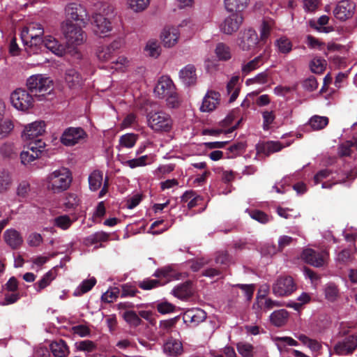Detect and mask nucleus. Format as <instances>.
I'll return each instance as SVG.
<instances>
[{"label": "nucleus", "instance_id": "obj_3", "mask_svg": "<svg viewBox=\"0 0 357 357\" xmlns=\"http://www.w3.org/2000/svg\"><path fill=\"white\" fill-rule=\"evenodd\" d=\"M29 91L38 96L49 94L53 90V82L45 75L36 74L30 76L26 82Z\"/></svg>", "mask_w": 357, "mask_h": 357}, {"label": "nucleus", "instance_id": "obj_61", "mask_svg": "<svg viewBox=\"0 0 357 357\" xmlns=\"http://www.w3.org/2000/svg\"><path fill=\"white\" fill-rule=\"evenodd\" d=\"M76 347L78 350L87 352H92L96 349V344L88 340L77 342Z\"/></svg>", "mask_w": 357, "mask_h": 357}, {"label": "nucleus", "instance_id": "obj_25", "mask_svg": "<svg viewBox=\"0 0 357 357\" xmlns=\"http://www.w3.org/2000/svg\"><path fill=\"white\" fill-rule=\"evenodd\" d=\"M65 82L70 89H78L83 82L80 74L74 68L66 70L65 73Z\"/></svg>", "mask_w": 357, "mask_h": 357}, {"label": "nucleus", "instance_id": "obj_52", "mask_svg": "<svg viewBox=\"0 0 357 357\" xmlns=\"http://www.w3.org/2000/svg\"><path fill=\"white\" fill-rule=\"evenodd\" d=\"M329 17L327 15H321L317 20V25L314 26V29L319 32L322 33H330L333 31L332 26H325L328 23Z\"/></svg>", "mask_w": 357, "mask_h": 357}, {"label": "nucleus", "instance_id": "obj_55", "mask_svg": "<svg viewBox=\"0 0 357 357\" xmlns=\"http://www.w3.org/2000/svg\"><path fill=\"white\" fill-rule=\"evenodd\" d=\"M53 279L52 273L51 271H48L43 275L41 280L34 284L36 290L38 292H40L42 289L47 287Z\"/></svg>", "mask_w": 357, "mask_h": 357}, {"label": "nucleus", "instance_id": "obj_46", "mask_svg": "<svg viewBox=\"0 0 357 357\" xmlns=\"http://www.w3.org/2000/svg\"><path fill=\"white\" fill-rule=\"evenodd\" d=\"M326 65L327 62L324 59L316 56L311 61L310 66L314 73L320 74L326 69Z\"/></svg>", "mask_w": 357, "mask_h": 357}, {"label": "nucleus", "instance_id": "obj_40", "mask_svg": "<svg viewBox=\"0 0 357 357\" xmlns=\"http://www.w3.org/2000/svg\"><path fill=\"white\" fill-rule=\"evenodd\" d=\"M109 234L105 231L96 232L84 239L86 245L90 246L95 243L105 242L108 241Z\"/></svg>", "mask_w": 357, "mask_h": 357}, {"label": "nucleus", "instance_id": "obj_33", "mask_svg": "<svg viewBox=\"0 0 357 357\" xmlns=\"http://www.w3.org/2000/svg\"><path fill=\"white\" fill-rule=\"evenodd\" d=\"M13 183L11 172L6 169H0V193L6 192Z\"/></svg>", "mask_w": 357, "mask_h": 357}, {"label": "nucleus", "instance_id": "obj_12", "mask_svg": "<svg viewBox=\"0 0 357 357\" xmlns=\"http://www.w3.org/2000/svg\"><path fill=\"white\" fill-rule=\"evenodd\" d=\"M67 20L70 19L74 21H79L84 25H86L89 21V16L86 9L84 6L77 3H70L68 4L65 9Z\"/></svg>", "mask_w": 357, "mask_h": 357}, {"label": "nucleus", "instance_id": "obj_47", "mask_svg": "<svg viewBox=\"0 0 357 357\" xmlns=\"http://www.w3.org/2000/svg\"><path fill=\"white\" fill-rule=\"evenodd\" d=\"M238 352L242 357H253L254 356V347L247 342H238L236 344Z\"/></svg>", "mask_w": 357, "mask_h": 357}, {"label": "nucleus", "instance_id": "obj_11", "mask_svg": "<svg viewBox=\"0 0 357 357\" xmlns=\"http://www.w3.org/2000/svg\"><path fill=\"white\" fill-rule=\"evenodd\" d=\"M296 289L294 280L290 276L280 277L273 285V293L277 296H287Z\"/></svg>", "mask_w": 357, "mask_h": 357}, {"label": "nucleus", "instance_id": "obj_38", "mask_svg": "<svg viewBox=\"0 0 357 357\" xmlns=\"http://www.w3.org/2000/svg\"><path fill=\"white\" fill-rule=\"evenodd\" d=\"M288 315L289 314L285 310H276L271 314L270 321L275 326L280 327L286 323Z\"/></svg>", "mask_w": 357, "mask_h": 357}, {"label": "nucleus", "instance_id": "obj_2", "mask_svg": "<svg viewBox=\"0 0 357 357\" xmlns=\"http://www.w3.org/2000/svg\"><path fill=\"white\" fill-rule=\"evenodd\" d=\"M146 121L155 132H169L174 125L172 116L163 111L150 112L146 115Z\"/></svg>", "mask_w": 357, "mask_h": 357}, {"label": "nucleus", "instance_id": "obj_41", "mask_svg": "<svg viewBox=\"0 0 357 357\" xmlns=\"http://www.w3.org/2000/svg\"><path fill=\"white\" fill-rule=\"evenodd\" d=\"M308 123L313 130H319L324 129L328 124V118L314 115L310 119Z\"/></svg>", "mask_w": 357, "mask_h": 357}, {"label": "nucleus", "instance_id": "obj_64", "mask_svg": "<svg viewBox=\"0 0 357 357\" xmlns=\"http://www.w3.org/2000/svg\"><path fill=\"white\" fill-rule=\"evenodd\" d=\"M30 191V185L27 181H22L20 183L17 188V195L22 199H25L28 197Z\"/></svg>", "mask_w": 357, "mask_h": 357}, {"label": "nucleus", "instance_id": "obj_4", "mask_svg": "<svg viewBox=\"0 0 357 357\" xmlns=\"http://www.w3.org/2000/svg\"><path fill=\"white\" fill-rule=\"evenodd\" d=\"M62 29L68 46L75 47L85 43L86 34L80 26L71 21L66 20L63 24Z\"/></svg>", "mask_w": 357, "mask_h": 357}, {"label": "nucleus", "instance_id": "obj_8", "mask_svg": "<svg viewBox=\"0 0 357 357\" xmlns=\"http://www.w3.org/2000/svg\"><path fill=\"white\" fill-rule=\"evenodd\" d=\"M93 32L99 37H105L112 30V24L109 19L100 13L92 15L91 21Z\"/></svg>", "mask_w": 357, "mask_h": 357}, {"label": "nucleus", "instance_id": "obj_62", "mask_svg": "<svg viewBox=\"0 0 357 357\" xmlns=\"http://www.w3.org/2000/svg\"><path fill=\"white\" fill-rule=\"evenodd\" d=\"M296 241V238H292L291 236L282 235L278 238V250L282 251L286 247L289 246Z\"/></svg>", "mask_w": 357, "mask_h": 357}, {"label": "nucleus", "instance_id": "obj_7", "mask_svg": "<svg viewBox=\"0 0 357 357\" xmlns=\"http://www.w3.org/2000/svg\"><path fill=\"white\" fill-rule=\"evenodd\" d=\"M259 43V37L255 30L244 29L241 31L237 38V45L243 51H249Z\"/></svg>", "mask_w": 357, "mask_h": 357}, {"label": "nucleus", "instance_id": "obj_18", "mask_svg": "<svg viewBox=\"0 0 357 357\" xmlns=\"http://www.w3.org/2000/svg\"><path fill=\"white\" fill-rule=\"evenodd\" d=\"M179 36L178 29L174 26H165L160 33V39L164 47L169 48L178 43Z\"/></svg>", "mask_w": 357, "mask_h": 357}, {"label": "nucleus", "instance_id": "obj_63", "mask_svg": "<svg viewBox=\"0 0 357 357\" xmlns=\"http://www.w3.org/2000/svg\"><path fill=\"white\" fill-rule=\"evenodd\" d=\"M14 125L10 119H5L0 123V137H3L8 135L13 129Z\"/></svg>", "mask_w": 357, "mask_h": 357}, {"label": "nucleus", "instance_id": "obj_45", "mask_svg": "<svg viewBox=\"0 0 357 357\" xmlns=\"http://www.w3.org/2000/svg\"><path fill=\"white\" fill-rule=\"evenodd\" d=\"M114 53L107 45H102L97 49L96 56L99 61L107 62L112 60Z\"/></svg>", "mask_w": 357, "mask_h": 357}, {"label": "nucleus", "instance_id": "obj_17", "mask_svg": "<svg viewBox=\"0 0 357 357\" xmlns=\"http://www.w3.org/2000/svg\"><path fill=\"white\" fill-rule=\"evenodd\" d=\"M174 90L175 86L172 80L168 76H162L154 88V93L159 98H165Z\"/></svg>", "mask_w": 357, "mask_h": 357}, {"label": "nucleus", "instance_id": "obj_36", "mask_svg": "<svg viewBox=\"0 0 357 357\" xmlns=\"http://www.w3.org/2000/svg\"><path fill=\"white\" fill-rule=\"evenodd\" d=\"M172 292L174 296L182 300L189 298L192 294L191 285L188 282L176 287Z\"/></svg>", "mask_w": 357, "mask_h": 357}, {"label": "nucleus", "instance_id": "obj_26", "mask_svg": "<svg viewBox=\"0 0 357 357\" xmlns=\"http://www.w3.org/2000/svg\"><path fill=\"white\" fill-rule=\"evenodd\" d=\"M250 0H224L226 10L229 13H241L247 8Z\"/></svg>", "mask_w": 357, "mask_h": 357}, {"label": "nucleus", "instance_id": "obj_34", "mask_svg": "<svg viewBox=\"0 0 357 357\" xmlns=\"http://www.w3.org/2000/svg\"><path fill=\"white\" fill-rule=\"evenodd\" d=\"M275 26V22L273 20H264L259 27L260 40L266 42L271 35V30Z\"/></svg>", "mask_w": 357, "mask_h": 357}, {"label": "nucleus", "instance_id": "obj_58", "mask_svg": "<svg viewBox=\"0 0 357 357\" xmlns=\"http://www.w3.org/2000/svg\"><path fill=\"white\" fill-rule=\"evenodd\" d=\"M270 75L268 70H266L261 73L256 75L253 78L248 79L246 83H256L259 84H264L268 82V77Z\"/></svg>", "mask_w": 357, "mask_h": 357}, {"label": "nucleus", "instance_id": "obj_22", "mask_svg": "<svg viewBox=\"0 0 357 357\" xmlns=\"http://www.w3.org/2000/svg\"><path fill=\"white\" fill-rule=\"evenodd\" d=\"M206 318V313L199 309L194 308L186 311L183 315V320L185 323L192 324L197 326L199 323L204 321Z\"/></svg>", "mask_w": 357, "mask_h": 357}, {"label": "nucleus", "instance_id": "obj_6", "mask_svg": "<svg viewBox=\"0 0 357 357\" xmlns=\"http://www.w3.org/2000/svg\"><path fill=\"white\" fill-rule=\"evenodd\" d=\"M10 102L16 109L26 112L33 107L34 98L27 90L19 88L11 93Z\"/></svg>", "mask_w": 357, "mask_h": 357}, {"label": "nucleus", "instance_id": "obj_13", "mask_svg": "<svg viewBox=\"0 0 357 357\" xmlns=\"http://www.w3.org/2000/svg\"><path fill=\"white\" fill-rule=\"evenodd\" d=\"M86 136V134L82 128L70 127L63 132L61 142L65 146H71L80 142Z\"/></svg>", "mask_w": 357, "mask_h": 357}, {"label": "nucleus", "instance_id": "obj_9", "mask_svg": "<svg viewBox=\"0 0 357 357\" xmlns=\"http://www.w3.org/2000/svg\"><path fill=\"white\" fill-rule=\"evenodd\" d=\"M244 20V16L241 13H231L223 22L220 24V31L227 35H231L236 32L242 25Z\"/></svg>", "mask_w": 357, "mask_h": 357}, {"label": "nucleus", "instance_id": "obj_53", "mask_svg": "<svg viewBox=\"0 0 357 357\" xmlns=\"http://www.w3.org/2000/svg\"><path fill=\"white\" fill-rule=\"evenodd\" d=\"M120 294V289L116 287H110L106 292H105L101 299L105 303H112L114 301Z\"/></svg>", "mask_w": 357, "mask_h": 357}, {"label": "nucleus", "instance_id": "obj_56", "mask_svg": "<svg viewBox=\"0 0 357 357\" xmlns=\"http://www.w3.org/2000/svg\"><path fill=\"white\" fill-rule=\"evenodd\" d=\"M284 146L280 142H268L263 146L264 151L266 155H269L283 149Z\"/></svg>", "mask_w": 357, "mask_h": 357}, {"label": "nucleus", "instance_id": "obj_54", "mask_svg": "<svg viewBox=\"0 0 357 357\" xmlns=\"http://www.w3.org/2000/svg\"><path fill=\"white\" fill-rule=\"evenodd\" d=\"M124 320L130 326H137L141 324V319L137 313L132 310L126 311L123 314Z\"/></svg>", "mask_w": 357, "mask_h": 357}, {"label": "nucleus", "instance_id": "obj_48", "mask_svg": "<svg viewBox=\"0 0 357 357\" xmlns=\"http://www.w3.org/2000/svg\"><path fill=\"white\" fill-rule=\"evenodd\" d=\"M74 220H71L68 215H63L54 218V225L61 229L66 230L71 226Z\"/></svg>", "mask_w": 357, "mask_h": 357}, {"label": "nucleus", "instance_id": "obj_44", "mask_svg": "<svg viewBox=\"0 0 357 357\" xmlns=\"http://www.w3.org/2000/svg\"><path fill=\"white\" fill-rule=\"evenodd\" d=\"M96 280L95 278H91L89 279L82 281V282L77 287L73 294L75 296H79L89 291H90L96 284Z\"/></svg>", "mask_w": 357, "mask_h": 357}, {"label": "nucleus", "instance_id": "obj_59", "mask_svg": "<svg viewBox=\"0 0 357 357\" xmlns=\"http://www.w3.org/2000/svg\"><path fill=\"white\" fill-rule=\"evenodd\" d=\"M250 216L256 221L261 223L266 224L270 221L269 217L263 211L258 210L253 211H248Z\"/></svg>", "mask_w": 357, "mask_h": 357}, {"label": "nucleus", "instance_id": "obj_29", "mask_svg": "<svg viewBox=\"0 0 357 357\" xmlns=\"http://www.w3.org/2000/svg\"><path fill=\"white\" fill-rule=\"evenodd\" d=\"M151 158L147 155H142L141 157L133 158L131 160H121V163L123 166L128 167L131 169H134L139 167H144L151 164Z\"/></svg>", "mask_w": 357, "mask_h": 357}, {"label": "nucleus", "instance_id": "obj_15", "mask_svg": "<svg viewBox=\"0 0 357 357\" xmlns=\"http://www.w3.org/2000/svg\"><path fill=\"white\" fill-rule=\"evenodd\" d=\"M357 348V333L349 335L334 346V351L337 355L346 356L352 354Z\"/></svg>", "mask_w": 357, "mask_h": 357}, {"label": "nucleus", "instance_id": "obj_60", "mask_svg": "<svg viewBox=\"0 0 357 357\" xmlns=\"http://www.w3.org/2000/svg\"><path fill=\"white\" fill-rule=\"evenodd\" d=\"M121 298L132 297L138 292L136 286L132 283H126L121 286Z\"/></svg>", "mask_w": 357, "mask_h": 357}, {"label": "nucleus", "instance_id": "obj_39", "mask_svg": "<svg viewBox=\"0 0 357 357\" xmlns=\"http://www.w3.org/2000/svg\"><path fill=\"white\" fill-rule=\"evenodd\" d=\"M103 174L99 170H94L89 176V188L92 191L98 190L102 182Z\"/></svg>", "mask_w": 357, "mask_h": 357}, {"label": "nucleus", "instance_id": "obj_42", "mask_svg": "<svg viewBox=\"0 0 357 357\" xmlns=\"http://www.w3.org/2000/svg\"><path fill=\"white\" fill-rule=\"evenodd\" d=\"M150 3V0H127L126 5L134 13H141L146 10Z\"/></svg>", "mask_w": 357, "mask_h": 357}, {"label": "nucleus", "instance_id": "obj_16", "mask_svg": "<svg viewBox=\"0 0 357 357\" xmlns=\"http://www.w3.org/2000/svg\"><path fill=\"white\" fill-rule=\"evenodd\" d=\"M45 131V123L43 121H34L25 126L22 137L24 140H36Z\"/></svg>", "mask_w": 357, "mask_h": 357}, {"label": "nucleus", "instance_id": "obj_51", "mask_svg": "<svg viewBox=\"0 0 357 357\" xmlns=\"http://www.w3.org/2000/svg\"><path fill=\"white\" fill-rule=\"evenodd\" d=\"M356 252L355 246L347 248L338 253L337 260L338 261L346 263L353 259V255Z\"/></svg>", "mask_w": 357, "mask_h": 357}, {"label": "nucleus", "instance_id": "obj_23", "mask_svg": "<svg viewBox=\"0 0 357 357\" xmlns=\"http://www.w3.org/2000/svg\"><path fill=\"white\" fill-rule=\"evenodd\" d=\"M42 44H44L45 47L55 55L61 56L65 54V46L53 36H47L45 37L43 40L42 39Z\"/></svg>", "mask_w": 357, "mask_h": 357}, {"label": "nucleus", "instance_id": "obj_50", "mask_svg": "<svg viewBox=\"0 0 357 357\" xmlns=\"http://www.w3.org/2000/svg\"><path fill=\"white\" fill-rule=\"evenodd\" d=\"M45 144L41 139L31 140L26 147L27 151H30L31 153H37L38 156L40 157L42 152L44 151Z\"/></svg>", "mask_w": 357, "mask_h": 357}, {"label": "nucleus", "instance_id": "obj_5", "mask_svg": "<svg viewBox=\"0 0 357 357\" xmlns=\"http://www.w3.org/2000/svg\"><path fill=\"white\" fill-rule=\"evenodd\" d=\"M44 33L43 26L36 22H32L23 29L21 33V38L27 46H37L42 44V36Z\"/></svg>", "mask_w": 357, "mask_h": 357}, {"label": "nucleus", "instance_id": "obj_14", "mask_svg": "<svg viewBox=\"0 0 357 357\" xmlns=\"http://www.w3.org/2000/svg\"><path fill=\"white\" fill-rule=\"evenodd\" d=\"M356 4L349 0L340 1L333 10L334 16L340 21L351 18L355 13Z\"/></svg>", "mask_w": 357, "mask_h": 357}, {"label": "nucleus", "instance_id": "obj_49", "mask_svg": "<svg viewBox=\"0 0 357 357\" xmlns=\"http://www.w3.org/2000/svg\"><path fill=\"white\" fill-rule=\"evenodd\" d=\"M325 298L331 302L335 301L338 297L339 291L337 286L333 283H328L324 288Z\"/></svg>", "mask_w": 357, "mask_h": 357}, {"label": "nucleus", "instance_id": "obj_21", "mask_svg": "<svg viewBox=\"0 0 357 357\" xmlns=\"http://www.w3.org/2000/svg\"><path fill=\"white\" fill-rule=\"evenodd\" d=\"M179 79L185 86H191L196 83L197 76L196 68L192 64L186 65L179 71Z\"/></svg>", "mask_w": 357, "mask_h": 357}, {"label": "nucleus", "instance_id": "obj_24", "mask_svg": "<svg viewBox=\"0 0 357 357\" xmlns=\"http://www.w3.org/2000/svg\"><path fill=\"white\" fill-rule=\"evenodd\" d=\"M183 351V344L178 340L170 338L163 345L164 353L169 356L177 357Z\"/></svg>", "mask_w": 357, "mask_h": 357}, {"label": "nucleus", "instance_id": "obj_30", "mask_svg": "<svg viewBox=\"0 0 357 357\" xmlns=\"http://www.w3.org/2000/svg\"><path fill=\"white\" fill-rule=\"evenodd\" d=\"M273 341L278 349L279 351L282 354L286 351L287 346H298V343L296 340L291 337H279L275 336L273 337Z\"/></svg>", "mask_w": 357, "mask_h": 357}, {"label": "nucleus", "instance_id": "obj_37", "mask_svg": "<svg viewBox=\"0 0 357 357\" xmlns=\"http://www.w3.org/2000/svg\"><path fill=\"white\" fill-rule=\"evenodd\" d=\"M280 305V302L273 301L268 298H266L264 296H261L257 297V303L253 304V308L255 309L256 306H257L261 310L267 311Z\"/></svg>", "mask_w": 357, "mask_h": 357}, {"label": "nucleus", "instance_id": "obj_57", "mask_svg": "<svg viewBox=\"0 0 357 357\" xmlns=\"http://www.w3.org/2000/svg\"><path fill=\"white\" fill-rule=\"evenodd\" d=\"M166 99L167 105L169 108H177L180 106L181 100L176 91V89L173 91V93L167 95L165 98Z\"/></svg>", "mask_w": 357, "mask_h": 357}, {"label": "nucleus", "instance_id": "obj_27", "mask_svg": "<svg viewBox=\"0 0 357 357\" xmlns=\"http://www.w3.org/2000/svg\"><path fill=\"white\" fill-rule=\"evenodd\" d=\"M50 347L54 357H67L69 354L68 347L63 340L52 342Z\"/></svg>", "mask_w": 357, "mask_h": 357}, {"label": "nucleus", "instance_id": "obj_32", "mask_svg": "<svg viewBox=\"0 0 357 357\" xmlns=\"http://www.w3.org/2000/svg\"><path fill=\"white\" fill-rule=\"evenodd\" d=\"M275 46L279 53L287 54L291 51L293 44L289 38L282 36L275 41Z\"/></svg>", "mask_w": 357, "mask_h": 357}, {"label": "nucleus", "instance_id": "obj_35", "mask_svg": "<svg viewBox=\"0 0 357 357\" xmlns=\"http://www.w3.org/2000/svg\"><path fill=\"white\" fill-rule=\"evenodd\" d=\"M215 54L219 61H227L231 59L230 47L225 43H219L215 49Z\"/></svg>", "mask_w": 357, "mask_h": 357}, {"label": "nucleus", "instance_id": "obj_10", "mask_svg": "<svg viewBox=\"0 0 357 357\" xmlns=\"http://www.w3.org/2000/svg\"><path fill=\"white\" fill-rule=\"evenodd\" d=\"M301 258L311 266L321 267L325 264L328 253L326 251L317 252L311 248H305L303 250Z\"/></svg>", "mask_w": 357, "mask_h": 357}, {"label": "nucleus", "instance_id": "obj_19", "mask_svg": "<svg viewBox=\"0 0 357 357\" xmlns=\"http://www.w3.org/2000/svg\"><path fill=\"white\" fill-rule=\"evenodd\" d=\"M220 94L214 91H208L204 96L200 110L203 112L213 111L220 103Z\"/></svg>", "mask_w": 357, "mask_h": 357}, {"label": "nucleus", "instance_id": "obj_28", "mask_svg": "<svg viewBox=\"0 0 357 357\" xmlns=\"http://www.w3.org/2000/svg\"><path fill=\"white\" fill-rule=\"evenodd\" d=\"M262 55H259L248 62H243L241 68L242 75L246 76L258 69L262 65Z\"/></svg>", "mask_w": 357, "mask_h": 357}, {"label": "nucleus", "instance_id": "obj_43", "mask_svg": "<svg viewBox=\"0 0 357 357\" xmlns=\"http://www.w3.org/2000/svg\"><path fill=\"white\" fill-rule=\"evenodd\" d=\"M145 54L153 58H158L160 54V47L156 40H149L144 47Z\"/></svg>", "mask_w": 357, "mask_h": 357}, {"label": "nucleus", "instance_id": "obj_31", "mask_svg": "<svg viewBox=\"0 0 357 357\" xmlns=\"http://www.w3.org/2000/svg\"><path fill=\"white\" fill-rule=\"evenodd\" d=\"M138 139V135L134 133H127L123 135L119 138V143L117 146L119 151H121L123 148H132Z\"/></svg>", "mask_w": 357, "mask_h": 357}, {"label": "nucleus", "instance_id": "obj_1", "mask_svg": "<svg viewBox=\"0 0 357 357\" xmlns=\"http://www.w3.org/2000/svg\"><path fill=\"white\" fill-rule=\"evenodd\" d=\"M73 180L70 171L61 167L50 172L45 178L47 189L53 193H60L69 188Z\"/></svg>", "mask_w": 357, "mask_h": 357}, {"label": "nucleus", "instance_id": "obj_20", "mask_svg": "<svg viewBox=\"0 0 357 357\" xmlns=\"http://www.w3.org/2000/svg\"><path fill=\"white\" fill-rule=\"evenodd\" d=\"M3 239L6 243L13 250L18 249L24 242L21 234L12 228L4 231Z\"/></svg>", "mask_w": 357, "mask_h": 357}]
</instances>
